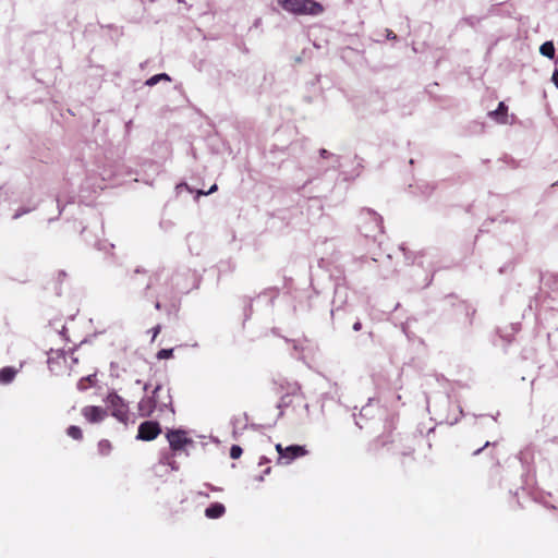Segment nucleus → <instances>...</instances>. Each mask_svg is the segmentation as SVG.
<instances>
[{
	"label": "nucleus",
	"instance_id": "dca6fc26",
	"mask_svg": "<svg viewBox=\"0 0 558 558\" xmlns=\"http://www.w3.org/2000/svg\"><path fill=\"white\" fill-rule=\"evenodd\" d=\"M242 448L239 445H232L230 448V457L234 460L239 459L242 456Z\"/></svg>",
	"mask_w": 558,
	"mask_h": 558
},
{
	"label": "nucleus",
	"instance_id": "f03ea898",
	"mask_svg": "<svg viewBox=\"0 0 558 558\" xmlns=\"http://www.w3.org/2000/svg\"><path fill=\"white\" fill-rule=\"evenodd\" d=\"M278 2L283 10L296 15H318L324 11L323 5L314 0H278Z\"/></svg>",
	"mask_w": 558,
	"mask_h": 558
},
{
	"label": "nucleus",
	"instance_id": "6ab92c4d",
	"mask_svg": "<svg viewBox=\"0 0 558 558\" xmlns=\"http://www.w3.org/2000/svg\"><path fill=\"white\" fill-rule=\"evenodd\" d=\"M151 331H153V338H151V340L154 341V340L156 339V337L160 333V331H161V326H160V325L155 326V327L151 329Z\"/></svg>",
	"mask_w": 558,
	"mask_h": 558
},
{
	"label": "nucleus",
	"instance_id": "39448f33",
	"mask_svg": "<svg viewBox=\"0 0 558 558\" xmlns=\"http://www.w3.org/2000/svg\"><path fill=\"white\" fill-rule=\"evenodd\" d=\"M276 450L279 454L278 463H281V461L283 460V463L286 464H289L293 460L307 454L306 448L300 445H291L288 447H283L281 444H277Z\"/></svg>",
	"mask_w": 558,
	"mask_h": 558
},
{
	"label": "nucleus",
	"instance_id": "f257e3e1",
	"mask_svg": "<svg viewBox=\"0 0 558 558\" xmlns=\"http://www.w3.org/2000/svg\"><path fill=\"white\" fill-rule=\"evenodd\" d=\"M137 410L142 417L161 416L167 412L174 413L170 389L162 385H157L150 396L141 399Z\"/></svg>",
	"mask_w": 558,
	"mask_h": 558
},
{
	"label": "nucleus",
	"instance_id": "4be33fe9",
	"mask_svg": "<svg viewBox=\"0 0 558 558\" xmlns=\"http://www.w3.org/2000/svg\"><path fill=\"white\" fill-rule=\"evenodd\" d=\"M489 446V441H486L485 445L478 449H476L473 454H478L484 448Z\"/></svg>",
	"mask_w": 558,
	"mask_h": 558
},
{
	"label": "nucleus",
	"instance_id": "2eb2a0df",
	"mask_svg": "<svg viewBox=\"0 0 558 558\" xmlns=\"http://www.w3.org/2000/svg\"><path fill=\"white\" fill-rule=\"evenodd\" d=\"M161 80H166V81H170V77L168 74L166 73H160V74H156L151 77H149L147 81H146V85L148 86H154L156 85L158 82H160Z\"/></svg>",
	"mask_w": 558,
	"mask_h": 558
},
{
	"label": "nucleus",
	"instance_id": "0eeeda50",
	"mask_svg": "<svg viewBox=\"0 0 558 558\" xmlns=\"http://www.w3.org/2000/svg\"><path fill=\"white\" fill-rule=\"evenodd\" d=\"M48 367L49 369L54 373L59 374L62 369L61 364L65 363V354L61 350H50L48 353Z\"/></svg>",
	"mask_w": 558,
	"mask_h": 558
},
{
	"label": "nucleus",
	"instance_id": "5701e85b",
	"mask_svg": "<svg viewBox=\"0 0 558 558\" xmlns=\"http://www.w3.org/2000/svg\"><path fill=\"white\" fill-rule=\"evenodd\" d=\"M301 389V387L295 383L293 386H292V393H296L299 392Z\"/></svg>",
	"mask_w": 558,
	"mask_h": 558
},
{
	"label": "nucleus",
	"instance_id": "1a4fd4ad",
	"mask_svg": "<svg viewBox=\"0 0 558 558\" xmlns=\"http://www.w3.org/2000/svg\"><path fill=\"white\" fill-rule=\"evenodd\" d=\"M226 512V508L220 502H214L205 510V515L208 519H219L221 518Z\"/></svg>",
	"mask_w": 558,
	"mask_h": 558
},
{
	"label": "nucleus",
	"instance_id": "412c9836",
	"mask_svg": "<svg viewBox=\"0 0 558 558\" xmlns=\"http://www.w3.org/2000/svg\"><path fill=\"white\" fill-rule=\"evenodd\" d=\"M353 329H354L355 331H360V330L362 329V324H361V322H356V323H354V324H353Z\"/></svg>",
	"mask_w": 558,
	"mask_h": 558
},
{
	"label": "nucleus",
	"instance_id": "20e7f679",
	"mask_svg": "<svg viewBox=\"0 0 558 558\" xmlns=\"http://www.w3.org/2000/svg\"><path fill=\"white\" fill-rule=\"evenodd\" d=\"M106 402L108 403L112 416L122 423L129 421V405L122 397L113 391L107 396Z\"/></svg>",
	"mask_w": 558,
	"mask_h": 558
},
{
	"label": "nucleus",
	"instance_id": "ddd939ff",
	"mask_svg": "<svg viewBox=\"0 0 558 558\" xmlns=\"http://www.w3.org/2000/svg\"><path fill=\"white\" fill-rule=\"evenodd\" d=\"M112 450V445L109 440L102 439L98 442V452L100 456H109Z\"/></svg>",
	"mask_w": 558,
	"mask_h": 558
},
{
	"label": "nucleus",
	"instance_id": "aec40b11",
	"mask_svg": "<svg viewBox=\"0 0 558 558\" xmlns=\"http://www.w3.org/2000/svg\"><path fill=\"white\" fill-rule=\"evenodd\" d=\"M551 81L554 82V84L558 88V70L554 71L553 76H551Z\"/></svg>",
	"mask_w": 558,
	"mask_h": 558
},
{
	"label": "nucleus",
	"instance_id": "9b49d317",
	"mask_svg": "<svg viewBox=\"0 0 558 558\" xmlns=\"http://www.w3.org/2000/svg\"><path fill=\"white\" fill-rule=\"evenodd\" d=\"M16 375V369L13 367H3L0 369V384H10Z\"/></svg>",
	"mask_w": 558,
	"mask_h": 558
},
{
	"label": "nucleus",
	"instance_id": "a878e982",
	"mask_svg": "<svg viewBox=\"0 0 558 558\" xmlns=\"http://www.w3.org/2000/svg\"><path fill=\"white\" fill-rule=\"evenodd\" d=\"M388 37H389V38H396V36H395V35H392V34H389V35H388Z\"/></svg>",
	"mask_w": 558,
	"mask_h": 558
},
{
	"label": "nucleus",
	"instance_id": "423d86ee",
	"mask_svg": "<svg viewBox=\"0 0 558 558\" xmlns=\"http://www.w3.org/2000/svg\"><path fill=\"white\" fill-rule=\"evenodd\" d=\"M161 433V427L156 421H145L140 424L137 429V439L151 441Z\"/></svg>",
	"mask_w": 558,
	"mask_h": 558
},
{
	"label": "nucleus",
	"instance_id": "7ed1b4c3",
	"mask_svg": "<svg viewBox=\"0 0 558 558\" xmlns=\"http://www.w3.org/2000/svg\"><path fill=\"white\" fill-rule=\"evenodd\" d=\"M166 438L169 441L170 449L174 454L186 453L189 447L194 445V440L189 437L187 432L183 429H169L166 433Z\"/></svg>",
	"mask_w": 558,
	"mask_h": 558
},
{
	"label": "nucleus",
	"instance_id": "f3484780",
	"mask_svg": "<svg viewBox=\"0 0 558 558\" xmlns=\"http://www.w3.org/2000/svg\"><path fill=\"white\" fill-rule=\"evenodd\" d=\"M173 356V349H162L157 353L159 360H166Z\"/></svg>",
	"mask_w": 558,
	"mask_h": 558
},
{
	"label": "nucleus",
	"instance_id": "a211bd4d",
	"mask_svg": "<svg viewBox=\"0 0 558 558\" xmlns=\"http://www.w3.org/2000/svg\"><path fill=\"white\" fill-rule=\"evenodd\" d=\"M216 190H217V184L214 183L207 191L197 190L196 193H197V195H208V194L214 193Z\"/></svg>",
	"mask_w": 558,
	"mask_h": 558
},
{
	"label": "nucleus",
	"instance_id": "393cba45",
	"mask_svg": "<svg viewBox=\"0 0 558 558\" xmlns=\"http://www.w3.org/2000/svg\"><path fill=\"white\" fill-rule=\"evenodd\" d=\"M320 155H322V157H327L329 155V153L326 149H322Z\"/></svg>",
	"mask_w": 558,
	"mask_h": 558
},
{
	"label": "nucleus",
	"instance_id": "9d476101",
	"mask_svg": "<svg viewBox=\"0 0 558 558\" xmlns=\"http://www.w3.org/2000/svg\"><path fill=\"white\" fill-rule=\"evenodd\" d=\"M508 107L505 102L500 101L496 110L489 112V116L496 119L499 123H507Z\"/></svg>",
	"mask_w": 558,
	"mask_h": 558
},
{
	"label": "nucleus",
	"instance_id": "b1692460",
	"mask_svg": "<svg viewBox=\"0 0 558 558\" xmlns=\"http://www.w3.org/2000/svg\"><path fill=\"white\" fill-rule=\"evenodd\" d=\"M155 308H156L157 311H160V310H161V303H160L159 301H156V302H155Z\"/></svg>",
	"mask_w": 558,
	"mask_h": 558
},
{
	"label": "nucleus",
	"instance_id": "f8f14e48",
	"mask_svg": "<svg viewBox=\"0 0 558 558\" xmlns=\"http://www.w3.org/2000/svg\"><path fill=\"white\" fill-rule=\"evenodd\" d=\"M539 52L544 56V57H547L549 59H553L555 57V47H554V44L551 41H546L544 43L541 48H539Z\"/></svg>",
	"mask_w": 558,
	"mask_h": 558
},
{
	"label": "nucleus",
	"instance_id": "6e6552de",
	"mask_svg": "<svg viewBox=\"0 0 558 558\" xmlns=\"http://www.w3.org/2000/svg\"><path fill=\"white\" fill-rule=\"evenodd\" d=\"M82 414L89 423H98L105 418L106 411L100 407L87 405L83 408Z\"/></svg>",
	"mask_w": 558,
	"mask_h": 558
},
{
	"label": "nucleus",
	"instance_id": "4468645a",
	"mask_svg": "<svg viewBox=\"0 0 558 558\" xmlns=\"http://www.w3.org/2000/svg\"><path fill=\"white\" fill-rule=\"evenodd\" d=\"M66 434L75 440H81L83 438L82 429L75 425H71L70 427H68Z\"/></svg>",
	"mask_w": 558,
	"mask_h": 558
}]
</instances>
